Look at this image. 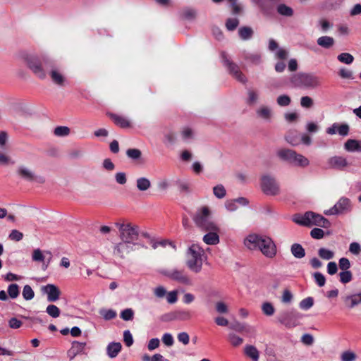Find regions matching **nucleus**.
Here are the masks:
<instances>
[{"label":"nucleus","mask_w":361,"mask_h":361,"mask_svg":"<svg viewBox=\"0 0 361 361\" xmlns=\"http://www.w3.org/2000/svg\"><path fill=\"white\" fill-rule=\"evenodd\" d=\"M23 60L27 68L37 78L44 80L47 75H49L55 85H65L66 78L63 69L53 58L47 55L25 54L23 56Z\"/></svg>","instance_id":"f257e3e1"},{"label":"nucleus","mask_w":361,"mask_h":361,"mask_svg":"<svg viewBox=\"0 0 361 361\" xmlns=\"http://www.w3.org/2000/svg\"><path fill=\"white\" fill-rule=\"evenodd\" d=\"M245 246L251 250H259L268 258L276 256L277 250L274 240L269 236L255 233L248 235L244 240Z\"/></svg>","instance_id":"f03ea898"},{"label":"nucleus","mask_w":361,"mask_h":361,"mask_svg":"<svg viewBox=\"0 0 361 361\" xmlns=\"http://www.w3.org/2000/svg\"><path fill=\"white\" fill-rule=\"evenodd\" d=\"M185 256L188 268L195 274L200 273L204 262L207 260L204 250L199 245L192 244L187 249Z\"/></svg>","instance_id":"7ed1b4c3"},{"label":"nucleus","mask_w":361,"mask_h":361,"mask_svg":"<svg viewBox=\"0 0 361 361\" xmlns=\"http://www.w3.org/2000/svg\"><path fill=\"white\" fill-rule=\"evenodd\" d=\"M192 219L196 226L202 231L219 230L218 226L212 219V213L208 207L204 206L198 209Z\"/></svg>","instance_id":"20e7f679"},{"label":"nucleus","mask_w":361,"mask_h":361,"mask_svg":"<svg viewBox=\"0 0 361 361\" xmlns=\"http://www.w3.org/2000/svg\"><path fill=\"white\" fill-rule=\"evenodd\" d=\"M276 156L281 161L287 162L294 166L305 167L310 164L307 158L290 149H280L276 152Z\"/></svg>","instance_id":"39448f33"},{"label":"nucleus","mask_w":361,"mask_h":361,"mask_svg":"<svg viewBox=\"0 0 361 361\" xmlns=\"http://www.w3.org/2000/svg\"><path fill=\"white\" fill-rule=\"evenodd\" d=\"M293 221L299 225L305 226L316 225L328 228L330 226V222L326 219L313 212H307L303 215H298L294 218Z\"/></svg>","instance_id":"423d86ee"},{"label":"nucleus","mask_w":361,"mask_h":361,"mask_svg":"<svg viewBox=\"0 0 361 361\" xmlns=\"http://www.w3.org/2000/svg\"><path fill=\"white\" fill-rule=\"evenodd\" d=\"M290 82L294 87L316 88L321 85L319 78L310 73H298L290 77Z\"/></svg>","instance_id":"0eeeda50"},{"label":"nucleus","mask_w":361,"mask_h":361,"mask_svg":"<svg viewBox=\"0 0 361 361\" xmlns=\"http://www.w3.org/2000/svg\"><path fill=\"white\" fill-rule=\"evenodd\" d=\"M119 231V237L121 240L133 245H137V240L139 237V228L130 223L116 224Z\"/></svg>","instance_id":"6e6552de"},{"label":"nucleus","mask_w":361,"mask_h":361,"mask_svg":"<svg viewBox=\"0 0 361 361\" xmlns=\"http://www.w3.org/2000/svg\"><path fill=\"white\" fill-rule=\"evenodd\" d=\"M261 190L266 195L276 196L280 194V185L276 179L270 175L266 174L261 177Z\"/></svg>","instance_id":"1a4fd4ad"},{"label":"nucleus","mask_w":361,"mask_h":361,"mask_svg":"<svg viewBox=\"0 0 361 361\" xmlns=\"http://www.w3.org/2000/svg\"><path fill=\"white\" fill-rule=\"evenodd\" d=\"M302 314L296 310L284 311L279 314L277 317L279 322L287 328H293L299 324V319Z\"/></svg>","instance_id":"9d476101"},{"label":"nucleus","mask_w":361,"mask_h":361,"mask_svg":"<svg viewBox=\"0 0 361 361\" xmlns=\"http://www.w3.org/2000/svg\"><path fill=\"white\" fill-rule=\"evenodd\" d=\"M221 57L224 66L229 73L239 82L245 84L247 82L246 77L240 71L238 66L231 61L229 56L224 51L221 52Z\"/></svg>","instance_id":"9b49d317"},{"label":"nucleus","mask_w":361,"mask_h":361,"mask_svg":"<svg viewBox=\"0 0 361 361\" xmlns=\"http://www.w3.org/2000/svg\"><path fill=\"white\" fill-rule=\"evenodd\" d=\"M352 210V204L350 199L343 197L334 207L324 212L326 215H338L350 212Z\"/></svg>","instance_id":"f8f14e48"},{"label":"nucleus","mask_w":361,"mask_h":361,"mask_svg":"<svg viewBox=\"0 0 361 361\" xmlns=\"http://www.w3.org/2000/svg\"><path fill=\"white\" fill-rule=\"evenodd\" d=\"M163 274L172 280L176 281L180 283L192 286V281L190 276L185 273L184 269H171L165 270Z\"/></svg>","instance_id":"ddd939ff"},{"label":"nucleus","mask_w":361,"mask_h":361,"mask_svg":"<svg viewBox=\"0 0 361 361\" xmlns=\"http://www.w3.org/2000/svg\"><path fill=\"white\" fill-rule=\"evenodd\" d=\"M259 11L267 16L274 14L275 6L279 0H250Z\"/></svg>","instance_id":"4468645a"},{"label":"nucleus","mask_w":361,"mask_h":361,"mask_svg":"<svg viewBox=\"0 0 361 361\" xmlns=\"http://www.w3.org/2000/svg\"><path fill=\"white\" fill-rule=\"evenodd\" d=\"M133 246L134 245L130 243L121 240V242L114 245L113 250L114 255L123 259L126 255L133 250Z\"/></svg>","instance_id":"2eb2a0df"},{"label":"nucleus","mask_w":361,"mask_h":361,"mask_svg":"<svg viewBox=\"0 0 361 361\" xmlns=\"http://www.w3.org/2000/svg\"><path fill=\"white\" fill-rule=\"evenodd\" d=\"M42 292L47 295L49 302H55L60 298L61 291L54 284H47L42 287Z\"/></svg>","instance_id":"dca6fc26"},{"label":"nucleus","mask_w":361,"mask_h":361,"mask_svg":"<svg viewBox=\"0 0 361 361\" xmlns=\"http://www.w3.org/2000/svg\"><path fill=\"white\" fill-rule=\"evenodd\" d=\"M349 126L347 123L338 124L334 123L330 127L327 128L326 132L329 135L338 133L341 136H347L349 133Z\"/></svg>","instance_id":"f3484780"},{"label":"nucleus","mask_w":361,"mask_h":361,"mask_svg":"<svg viewBox=\"0 0 361 361\" xmlns=\"http://www.w3.org/2000/svg\"><path fill=\"white\" fill-rule=\"evenodd\" d=\"M328 164L329 167L332 169L343 170L348 164L345 158L340 156H334L329 159Z\"/></svg>","instance_id":"a211bd4d"},{"label":"nucleus","mask_w":361,"mask_h":361,"mask_svg":"<svg viewBox=\"0 0 361 361\" xmlns=\"http://www.w3.org/2000/svg\"><path fill=\"white\" fill-rule=\"evenodd\" d=\"M219 230L207 231L208 233L203 237V241L207 245H214L219 243V236L217 234Z\"/></svg>","instance_id":"6ab92c4d"},{"label":"nucleus","mask_w":361,"mask_h":361,"mask_svg":"<svg viewBox=\"0 0 361 361\" xmlns=\"http://www.w3.org/2000/svg\"><path fill=\"white\" fill-rule=\"evenodd\" d=\"M17 173L20 177L28 181H32L37 178L34 172L24 166H20L18 168Z\"/></svg>","instance_id":"aec40b11"},{"label":"nucleus","mask_w":361,"mask_h":361,"mask_svg":"<svg viewBox=\"0 0 361 361\" xmlns=\"http://www.w3.org/2000/svg\"><path fill=\"white\" fill-rule=\"evenodd\" d=\"M122 349L121 343L119 342H111L107 345L106 353L110 358L116 357Z\"/></svg>","instance_id":"412c9836"},{"label":"nucleus","mask_w":361,"mask_h":361,"mask_svg":"<svg viewBox=\"0 0 361 361\" xmlns=\"http://www.w3.org/2000/svg\"><path fill=\"white\" fill-rule=\"evenodd\" d=\"M344 149L350 152H361V140L349 139L345 142Z\"/></svg>","instance_id":"4be33fe9"},{"label":"nucleus","mask_w":361,"mask_h":361,"mask_svg":"<svg viewBox=\"0 0 361 361\" xmlns=\"http://www.w3.org/2000/svg\"><path fill=\"white\" fill-rule=\"evenodd\" d=\"M245 355L252 361H258L259 358V352L257 348L252 345H246L244 348Z\"/></svg>","instance_id":"5701e85b"},{"label":"nucleus","mask_w":361,"mask_h":361,"mask_svg":"<svg viewBox=\"0 0 361 361\" xmlns=\"http://www.w3.org/2000/svg\"><path fill=\"white\" fill-rule=\"evenodd\" d=\"M317 44L326 49H331L335 44V40L332 37L324 35L319 37L317 39Z\"/></svg>","instance_id":"b1692460"},{"label":"nucleus","mask_w":361,"mask_h":361,"mask_svg":"<svg viewBox=\"0 0 361 361\" xmlns=\"http://www.w3.org/2000/svg\"><path fill=\"white\" fill-rule=\"evenodd\" d=\"M243 58L248 63L255 65L259 64L262 61L261 54L257 52L250 53L247 51H244Z\"/></svg>","instance_id":"393cba45"},{"label":"nucleus","mask_w":361,"mask_h":361,"mask_svg":"<svg viewBox=\"0 0 361 361\" xmlns=\"http://www.w3.org/2000/svg\"><path fill=\"white\" fill-rule=\"evenodd\" d=\"M344 301L349 308H353L361 303V293L348 295L344 298Z\"/></svg>","instance_id":"a878e982"},{"label":"nucleus","mask_w":361,"mask_h":361,"mask_svg":"<svg viewBox=\"0 0 361 361\" xmlns=\"http://www.w3.org/2000/svg\"><path fill=\"white\" fill-rule=\"evenodd\" d=\"M257 116L265 121H269L272 116L271 109L267 106H262L256 111Z\"/></svg>","instance_id":"bb28decb"},{"label":"nucleus","mask_w":361,"mask_h":361,"mask_svg":"<svg viewBox=\"0 0 361 361\" xmlns=\"http://www.w3.org/2000/svg\"><path fill=\"white\" fill-rule=\"evenodd\" d=\"M277 13L283 16L291 17L293 15V9L285 4H279L275 6Z\"/></svg>","instance_id":"cd10ccee"},{"label":"nucleus","mask_w":361,"mask_h":361,"mask_svg":"<svg viewBox=\"0 0 361 361\" xmlns=\"http://www.w3.org/2000/svg\"><path fill=\"white\" fill-rule=\"evenodd\" d=\"M290 252L297 259H302L305 256V250L299 243H293L291 245Z\"/></svg>","instance_id":"c85d7f7f"},{"label":"nucleus","mask_w":361,"mask_h":361,"mask_svg":"<svg viewBox=\"0 0 361 361\" xmlns=\"http://www.w3.org/2000/svg\"><path fill=\"white\" fill-rule=\"evenodd\" d=\"M111 118L114 122L121 128H125L130 126V121L124 116L117 114H111Z\"/></svg>","instance_id":"c756f323"},{"label":"nucleus","mask_w":361,"mask_h":361,"mask_svg":"<svg viewBox=\"0 0 361 361\" xmlns=\"http://www.w3.org/2000/svg\"><path fill=\"white\" fill-rule=\"evenodd\" d=\"M253 30L250 27L243 26L239 28L238 35L241 39L248 40L252 37Z\"/></svg>","instance_id":"7c9ffc66"},{"label":"nucleus","mask_w":361,"mask_h":361,"mask_svg":"<svg viewBox=\"0 0 361 361\" xmlns=\"http://www.w3.org/2000/svg\"><path fill=\"white\" fill-rule=\"evenodd\" d=\"M136 186L140 191H145L151 187V183L148 178L141 177L137 179Z\"/></svg>","instance_id":"2f4dec72"},{"label":"nucleus","mask_w":361,"mask_h":361,"mask_svg":"<svg viewBox=\"0 0 361 361\" xmlns=\"http://www.w3.org/2000/svg\"><path fill=\"white\" fill-rule=\"evenodd\" d=\"M212 192L217 199H223L226 195V190L222 184H218L213 187Z\"/></svg>","instance_id":"473e14b6"},{"label":"nucleus","mask_w":361,"mask_h":361,"mask_svg":"<svg viewBox=\"0 0 361 361\" xmlns=\"http://www.w3.org/2000/svg\"><path fill=\"white\" fill-rule=\"evenodd\" d=\"M7 293L11 299H16L20 295V287L16 283H11L7 288Z\"/></svg>","instance_id":"72a5a7b5"},{"label":"nucleus","mask_w":361,"mask_h":361,"mask_svg":"<svg viewBox=\"0 0 361 361\" xmlns=\"http://www.w3.org/2000/svg\"><path fill=\"white\" fill-rule=\"evenodd\" d=\"M99 313L106 321L111 320L116 317V312L112 309H100Z\"/></svg>","instance_id":"f704fd0d"},{"label":"nucleus","mask_w":361,"mask_h":361,"mask_svg":"<svg viewBox=\"0 0 361 361\" xmlns=\"http://www.w3.org/2000/svg\"><path fill=\"white\" fill-rule=\"evenodd\" d=\"M319 256L325 260L331 259L334 257V252L330 250L322 247L318 250Z\"/></svg>","instance_id":"c9c22d12"},{"label":"nucleus","mask_w":361,"mask_h":361,"mask_svg":"<svg viewBox=\"0 0 361 361\" xmlns=\"http://www.w3.org/2000/svg\"><path fill=\"white\" fill-rule=\"evenodd\" d=\"M22 295L23 298L26 300H30L35 297V293L32 287L29 285H25L23 287Z\"/></svg>","instance_id":"e433bc0d"},{"label":"nucleus","mask_w":361,"mask_h":361,"mask_svg":"<svg viewBox=\"0 0 361 361\" xmlns=\"http://www.w3.org/2000/svg\"><path fill=\"white\" fill-rule=\"evenodd\" d=\"M54 133L57 137H65L70 134L71 130L67 126H58L55 128Z\"/></svg>","instance_id":"4c0bfd02"},{"label":"nucleus","mask_w":361,"mask_h":361,"mask_svg":"<svg viewBox=\"0 0 361 361\" xmlns=\"http://www.w3.org/2000/svg\"><path fill=\"white\" fill-rule=\"evenodd\" d=\"M228 338L231 344L234 347L239 346L243 343V339L233 333L229 334Z\"/></svg>","instance_id":"58836bf2"},{"label":"nucleus","mask_w":361,"mask_h":361,"mask_svg":"<svg viewBox=\"0 0 361 361\" xmlns=\"http://www.w3.org/2000/svg\"><path fill=\"white\" fill-rule=\"evenodd\" d=\"M338 60L345 64H351L354 61V57L349 53H342L338 56Z\"/></svg>","instance_id":"ea45409f"},{"label":"nucleus","mask_w":361,"mask_h":361,"mask_svg":"<svg viewBox=\"0 0 361 361\" xmlns=\"http://www.w3.org/2000/svg\"><path fill=\"white\" fill-rule=\"evenodd\" d=\"M46 312L53 318L59 317L61 313L59 308L54 305H49L47 307Z\"/></svg>","instance_id":"a19ab883"},{"label":"nucleus","mask_w":361,"mask_h":361,"mask_svg":"<svg viewBox=\"0 0 361 361\" xmlns=\"http://www.w3.org/2000/svg\"><path fill=\"white\" fill-rule=\"evenodd\" d=\"M262 310L267 316H272L274 314L275 309L271 302H265L262 305Z\"/></svg>","instance_id":"79ce46f5"},{"label":"nucleus","mask_w":361,"mask_h":361,"mask_svg":"<svg viewBox=\"0 0 361 361\" xmlns=\"http://www.w3.org/2000/svg\"><path fill=\"white\" fill-rule=\"evenodd\" d=\"M314 305V300L312 297H307L300 301L299 306L302 310H307Z\"/></svg>","instance_id":"37998d69"},{"label":"nucleus","mask_w":361,"mask_h":361,"mask_svg":"<svg viewBox=\"0 0 361 361\" xmlns=\"http://www.w3.org/2000/svg\"><path fill=\"white\" fill-rule=\"evenodd\" d=\"M247 103L250 105L255 104L259 99V93L253 90H249L247 91Z\"/></svg>","instance_id":"c03bdc74"},{"label":"nucleus","mask_w":361,"mask_h":361,"mask_svg":"<svg viewBox=\"0 0 361 361\" xmlns=\"http://www.w3.org/2000/svg\"><path fill=\"white\" fill-rule=\"evenodd\" d=\"M239 25L238 18H228L226 22V27L229 31H233Z\"/></svg>","instance_id":"a18cd8bd"},{"label":"nucleus","mask_w":361,"mask_h":361,"mask_svg":"<svg viewBox=\"0 0 361 361\" xmlns=\"http://www.w3.org/2000/svg\"><path fill=\"white\" fill-rule=\"evenodd\" d=\"M313 277L315 283L319 287H323L326 283V278L323 274L320 272H315L313 274Z\"/></svg>","instance_id":"49530a36"},{"label":"nucleus","mask_w":361,"mask_h":361,"mask_svg":"<svg viewBox=\"0 0 361 361\" xmlns=\"http://www.w3.org/2000/svg\"><path fill=\"white\" fill-rule=\"evenodd\" d=\"M141 151L138 149H128L126 155L133 160H137L141 157Z\"/></svg>","instance_id":"de8ad7c7"},{"label":"nucleus","mask_w":361,"mask_h":361,"mask_svg":"<svg viewBox=\"0 0 361 361\" xmlns=\"http://www.w3.org/2000/svg\"><path fill=\"white\" fill-rule=\"evenodd\" d=\"M181 137L184 141H188L193 138L194 133L190 128H184L181 131Z\"/></svg>","instance_id":"09e8293b"},{"label":"nucleus","mask_w":361,"mask_h":361,"mask_svg":"<svg viewBox=\"0 0 361 361\" xmlns=\"http://www.w3.org/2000/svg\"><path fill=\"white\" fill-rule=\"evenodd\" d=\"M340 281L343 283H347L352 280L353 276L351 271L345 270L340 272Z\"/></svg>","instance_id":"8fccbe9b"},{"label":"nucleus","mask_w":361,"mask_h":361,"mask_svg":"<svg viewBox=\"0 0 361 361\" xmlns=\"http://www.w3.org/2000/svg\"><path fill=\"white\" fill-rule=\"evenodd\" d=\"M276 102L278 105L281 106H287L290 104L291 99L289 96L282 94L278 97Z\"/></svg>","instance_id":"3c124183"},{"label":"nucleus","mask_w":361,"mask_h":361,"mask_svg":"<svg viewBox=\"0 0 361 361\" xmlns=\"http://www.w3.org/2000/svg\"><path fill=\"white\" fill-rule=\"evenodd\" d=\"M197 11L192 8H186L183 11V16L184 18L192 20L196 18Z\"/></svg>","instance_id":"603ef678"},{"label":"nucleus","mask_w":361,"mask_h":361,"mask_svg":"<svg viewBox=\"0 0 361 361\" xmlns=\"http://www.w3.org/2000/svg\"><path fill=\"white\" fill-rule=\"evenodd\" d=\"M314 104L313 99L309 96L302 97L300 99V105L303 108L310 109Z\"/></svg>","instance_id":"864d4df0"},{"label":"nucleus","mask_w":361,"mask_h":361,"mask_svg":"<svg viewBox=\"0 0 361 361\" xmlns=\"http://www.w3.org/2000/svg\"><path fill=\"white\" fill-rule=\"evenodd\" d=\"M161 341L163 343L168 347L172 346L174 343V338L172 334L170 333L164 334L161 338Z\"/></svg>","instance_id":"5fc2aeb1"},{"label":"nucleus","mask_w":361,"mask_h":361,"mask_svg":"<svg viewBox=\"0 0 361 361\" xmlns=\"http://www.w3.org/2000/svg\"><path fill=\"white\" fill-rule=\"evenodd\" d=\"M134 312L132 309L128 308L123 310L121 313V318L124 321H130L133 319Z\"/></svg>","instance_id":"6e6d98bb"},{"label":"nucleus","mask_w":361,"mask_h":361,"mask_svg":"<svg viewBox=\"0 0 361 361\" xmlns=\"http://www.w3.org/2000/svg\"><path fill=\"white\" fill-rule=\"evenodd\" d=\"M224 206L226 210L230 212H235L238 208L235 199L226 200L225 202Z\"/></svg>","instance_id":"4d7b16f0"},{"label":"nucleus","mask_w":361,"mask_h":361,"mask_svg":"<svg viewBox=\"0 0 361 361\" xmlns=\"http://www.w3.org/2000/svg\"><path fill=\"white\" fill-rule=\"evenodd\" d=\"M85 345V342L73 341L72 343L71 348L76 352V353L80 354L83 353Z\"/></svg>","instance_id":"13d9d810"},{"label":"nucleus","mask_w":361,"mask_h":361,"mask_svg":"<svg viewBox=\"0 0 361 361\" xmlns=\"http://www.w3.org/2000/svg\"><path fill=\"white\" fill-rule=\"evenodd\" d=\"M32 259L34 262H43L44 260V256L40 249L37 248L33 250Z\"/></svg>","instance_id":"bf43d9fd"},{"label":"nucleus","mask_w":361,"mask_h":361,"mask_svg":"<svg viewBox=\"0 0 361 361\" xmlns=\"http://www.w3.org/2000/svg\"><path fill=\"white\" fill-rule=\"evenodd\" d=\"M8 238L11 240H14V241H20L23 239V233L20 232L18 230H16V229H13L11 231L9 235H8Z\"/></svg>","instance_id":"052dcab7"},{"label":"nucleus","mask_w":361,"mask_h":361,"mask_svg":"<svg viewBox=\"0 0 361 361\" xmlns=\"http://www.w3.org/2000/svg\"><path fill=\"white\" fill-rule=\"evenodd\" d=\"M356 355L350 350L345 351L341 355V361H355Z\"/></svg>","instance_id":"680f3d73"},{"label":"nucleus","mask_w":361,"mask_h":361,"mask_svg":"<svg viewBox=\"0 0 361 361\" xmlns=\"http://www.w3.org/2000/svg\"><path fill=\"white\" fill-rule=\"evenodd\" d=\"M4 279L6 281H8V282L17 281H20L21 279H23V276H22L20 275H17L12 272H8L4 276Z\"/></svg>","instance_id":"e2e57ef3"},{"label":"nucleus","mask_w":361,"mask_h":361,"mask_svg":"<svg viewBox=\"0 0 361 361\" xmlns=\"http://www.w3.org/2000/svg\"><path fill=\"white\" fill-rule=\"evenodd\" d=\"M338 75L343 79H353V72L345 68H342L338 71Z\"/></svg>","instance_id":"0e129e2a"},{"label":"nucleus","mask_w":361,"mask_h":361,"mask_svg":"<svg viewBox=\"0 0 361 361\" xmlns=\"http://www.w3.org/2000/svg\"><path fill=\"white\" fill-rule=\"evenodd\" d=\"M166 300L169 304H174L178 300V291L172 290L166 294Z\"/></svg>","instance_id":"69168bd1"},{"label":"nucleus","mask_w":361,"mask_h":361,"mask_svg":"<svg viewBox=\"0 0 361 361\" xmlns=\"http://www.w3.org/2000/svg\"><path fill=\"white\" fill-rule=\"evenodd\" d=\"M123 341L128 347H130L133 344V338L129 330L124 331Z\"/></svg>","instance_id":"338daca9"},{"label":"nucleus","mask_w":361,"mask_h":361,"mask_svg":"<svg viewBox=\"0 0 361 361\" xmlns=\"http://www.w3.org/2000/svg\"><path fill=\"white\" fill-rule=\"evenodd\" d=\"M310 235L314 239H321L324 235V231L321 228H314L311 231Z\"/></svg>","instance_id":"774afa93"}]
</instances>
